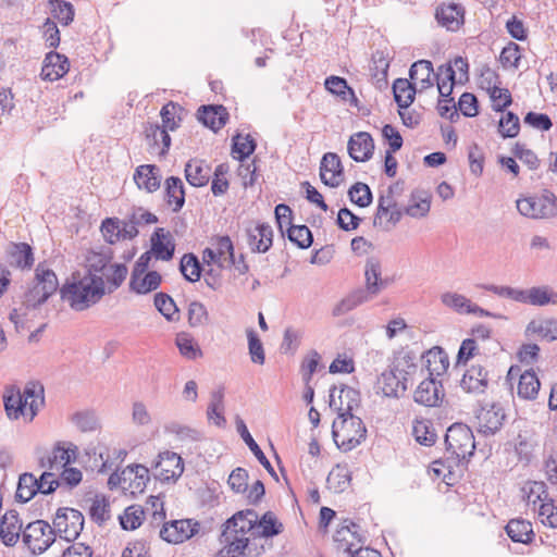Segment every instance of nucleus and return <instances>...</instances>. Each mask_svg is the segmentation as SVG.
Masks as SVG:
<instances>
[{
	"label": "nucleus",
	"mask_w": 557,
	"mask_h": 557,
	"mask_svg": "<svg viewBox=\"0 0 557 557\" xmlns=\"http://www.w3.org/2000/svg\"><path fill=\"white\" fill-rule=\"evenodd\" d=\"M154 307L156 309L171 322L180 320L178 308L173 298L165 293H157L154 295Z\"/></svg>",
	"instance_id": "de8ad7c7"
},
{
	"label": "nucleus",
	"mask_w": 557,
	"mask_h": 557,
	"mask_svg": "<svg viewBox=\"0 0 557 557\" xmlns=\"http://www.w3.org/2000/svg\"><path fill=\"white\" fill-rule=\"evenodd\" d=\"M370 300L372 299L362 290V288H357L344 297L338 304H336L332 313L334 317L344 315L361 304Z\"/></svg>",
	"instance_id": "79ce46f5"
},
{
	"label": "nucleus",
	"mask_w": 557,
	"mask_h": 557,
	"mask_svg": "<svg viewBox=\"0 0 557 557\" xmlns=\"http://www.w3.org/2000/svg\"><path fill=\"white\" fill-rule=\"evenodd\" d=\"M437 81L438 94H453L454 85L456 83V72L451 66V63L442 64L437 69L435 74Z\"/></svg>",
	"instance_id": "864d4df0"
},
{
	"label": "nucleus",
	"mask_w": 557,
	"mask_h": 557,
	"mask_svg": "<svg viewBox=\"0 0 557 557\" xmlns=\"http://www.w3.org/2000/svg\"><path fill=\"white\" fill-rule=\"evenodd\" d=\"M176 346L181 355L189 360H195L201 357L202 351L190 334L181 332L176 335Z\"/></svg>",
	"instance_id": "5fc2aeb1"
},
{
	"label": "nucleus",
	"mask_w": 557,
	"mask_h": 557,
	"mask_svg": "<svg viewBox=\"0 0 557 557\" xmlns=\"http://www.w3.org/2000/svg\"><path fill=\"white\" fill-rule=\"evenodd\" d=\"M110 261V256L95 251L89 252L86 258V272L83 275H90L96 280H98V277L104 280Z\"/></svg>",
	"instance_id": "58836bf2"
},
{
	"label": "nucleus",
	"mask_w": 557,
	"mask_h": 557,
	"mask_svg": "<svg viewBox=\"0 0 557 557\" xmlns=\"http://www.w3.org/2000/svg\"><path fill=\"white\" fill-rule=\"evenodd\" d=\"M61 298L75 311H84L106 295V281L74 272L60 289Z\"/></svg>",
	"instance_id": "f03ea898"
},
{
	"label": "nucleus",
	"mask_w": 557,
	"mask_h": 557,
	"mask_svg": "<svg viewBox=\"0 0 557 557\" xmlns=\"http://www.w3.org/2000/svg\"><path fill=\"white\" fill-rule=\"evenodd\" d=\"M22 522L18 512L15 510L7 511L0 522V540L5 546H14L22 532Z\"/></svg>",
	"instance_id": "4be33fe9"
},
{
	"label": "nucleus",
	"mask_w": 557,
	"mask_h": 557,
	"mask_svg": "<svg viewBox=\"0 0 557 557\" xmlns=\"http://www.w3.org/2000/svg\"><path fill=\"white\" fill-rule=\"evenodd\" d=\"M151 252L157 260L170 261L175 251L174 237L170 231L157 227L151 235Z\"/></svg>",
	"instance_id": "f3484780"
},
{
	"label": "nucleus",
	"mask_w": 557,
	"mask_h": 557,
	"mask_svg": "<svg viewBox=\"0 0 557 557\" xmlns=\"http://www.w3.org/2000/svg\"><path fill=\"white\" fill-rule=\"evenodd\" d=\"M523 497L530 504L545 503L548 497L547 486L543 481H528L522 487Z\"/></svg>",
	"instance_id": "603ef678"
},
{
	"label": "nucleus",
	"mask_w": 557,
	"mask_h": 557,
	"mask_svg": "<svg viewBox=\"0 0 557 557\" xmlns=\"http://www.w3.org/2000/svg\"><path fill=\"white\" fill-rule=\"evenodd\" d=\"M52 16L62 25H69L74 18V7L64 0H52Z\"/></svg>",
	"instance_id": "338daca9"
},
{
	"label": "nucleus",
	"mask_w": 557,
	"mask_h": 557,
	"mask_svg": "<svg viewBox=\"0 0 557 557\" xmlns=\"http://www.w3.org/2000/svg\"><path fill=\"white\" fill-rule=\"evenodd\" d=\"M360 527L346 519L341 528L335 531L334 543L337 550L348 554V557H355L359 548H363V536L359 533Z\"/></svg>",
	"instance_id": "9d476101"
},
{
	"label": "nucleus",
	"mask_w": 557,
	"mask_h": 557,
	"mask_svg": "<svg viewBox=\"0 0 557 557\" xmlns=\"http://www.w3.org/2000/svg\"><path fill=\"white\" fill-rule=\"evenodd\" d=\"M416 91L414 85L407 78H397L393 84L394 98L400 109L411 106Z\"/></svg>",
	"instance_id": "a19ab883"
},
{
	"label": "nucleus",
	"mask_w": 557,
	"mask_h": 557,
	"mask_svg": "<svg viewBox=\"0 0 557 557\" xmlns=\"http://www.w3.org/2000/svg\"><path fill=\"white\" fill-rule=\"evenodd\" d=\"M153 468L154 476L160 481H176L184 471V462L178 454L166 450L158 455Z\"/></svg>",
	"instance_id": "9b49d317"
},
{
	"label": "nucleus",
	"mask_w": 557,
	"mask_h": 557,
	"mask_svg": "<svg viewBox=\"0 0 557 557\" xmlns=\"http://www.w3.org/2000/svg\"><path fill=\"white\" fill-rule=\"evenodd\" d=\"M411 202L406 209V214L412 218H424L430 212L431 196L426 191L416 190L411 194Z\"/></svg>",
	"instance_id": "c03bdc74"
},
{
	"label": "nucleus",
	"mask_w": 557,
	"mask_h": 557,
	"mask_svg": "<svg viewBox=\"0 0 557 557\" xmlns=\"http://www.w3.org/2000/svg\"><path fill=\"white\" fill-rule=\"evenodd\" d=\"M374 151V141L367 132L352 135L348 141V153L356 162H366L371 159Z\"/></svg>",
	"instance_id": "412c9836"
},
{
	"label": "nucleus",
	"mask_w": 557,
	"mask_h": 557,
	"mask_svg": "<svg viewBox=\"0 0 557 557\" xmlns=\"http://www.w3.org/2000/svg\"><path fill=\"white\" fill-rule=\"evenodd\" d=\"M257 144L251 135L246 136L236 135L233 137V153L237 154V159L243 161L248 158L256 150Z\"/></svg>",
	"instance_id": "e2e57ef3"
},
{
	"label": "nucleus",
	"mask_w": 557,
	"mask_h": 557,
	"mask_svg": "<svg viewBox=\"0 0 557 557\" xmlns=\"http://www.w3.org/2000/svg\"><path fill=\"white\" fill-rule=\"evenodd\" d=\"M517 209L520 214L530 219H550L557 215V197L544 189L540 195L519 198Z\"/></svg>",
	"instance_id": "423d86ee"
},
{
	"label": "nucleus",
	"mask_w": 557,
	"mask_h": 557,
	"mask_svg": "<svg viewBox=\"0 0 557 557\" xmlns=\"http://www.w3.org/2000/svg\"><path fill=\"white\" fill-rule=\"evenodd\" d=\"M332 435L337 447L343 451H350L360 445L367 437L363 421L356 416H345L333 422Z\"/></svg>",
	"instance_id": "39448f33"
},
{
	"label": "nucleus",
	"mask_w": 557,
	"mask_h": 557,
	"mask_svg": "<svg viewBox=\"0 0 557 557\" xmlns=\"http://www.w3.org/2000/svg\"><path fill=\"white\" fill-rule=\"evenodd\" d=\"M22 540L34 554H41L55 541L54 529L44 520H36L25 527Z\"/></svg>",
	"instance_id": "6e6552de"
},
{
	"label": "nucleus",
	"mask_w": 557,
	"mask_h": 557,
	"mask_svg": "<svg viewBox=\"0 0 557 557\" xmlns=\"http://www.w3.org/2000/svg\"><path fill=\"white\" fill-rule=\"evenodd\" d=\"M200 524L190 519L174 520L170 523H164L159 532L162 540L169 543H183L189 540L199 531Z\"/></svg>",
	"instance_id": "f8f14e48"
},
{
	"label": "nucleus",
	"mask_w": 557,
	"mask_h": 557,
	"mask_svg": "<svg viewBox=\"0 0 557 557\" xmlns=\"http://www.w3.org/2000/svg\"><path fill=\"white\" fill-rule=\"evenodd\" d=\"M350 201L360 208H366L372 202V191L370 187L361 182L355 183L348 190Z\"/></svg>",
	"instance_id": "bf43d9fd"
},
{
	"label": "nucleus",
	"mask_w": 557,
	"mask_h": 557,
	"mask_svg": "<svg viewBox=\"0 0 557 557\" xmlns=\"http://www.w3.org/2000/svg\"><path fill=\"white\" fill-rule=\"evenodd\" d=\"M197 117L205 126L218 132L226 124L228 112L223 106H201Z\"/></svg>",
	"instance_id": "b1692460"
},
{
	"label": "nucleus",
	"mask_w": 557,
	"mask_h": 557,
	"mask_svg": "<svg viewBox=\"0 0 557 557\" xmlns=\"http://www.w3.org/2000/svg\"><path fill=\"white\" fill-rule=\"evenodd\" d=\"M183 113L184 108L181 104L169 101L160 111L162 119L161 126H163V128H169L170 131H175L180 126Z\"/></svg>",
	"instance_id": "49530a36"
},
{
	"label": "nucleus",
	"mask_w": 557,
	"mask_h": 557,
	"mask_svg": "<svg viewBox=\"0 0 557 557\" xmlns=\"http://www.w3.org/2000/svg\"><path fill=\"white\" fill-rule=\"evenodd\" d=\"M75 449L76 447L70 449L62 446L61 443H58L50 454L39 457V466L40 468H47L49 470H59L72 461L75 456Z\"/></svg>",
	"instance_id": "c756f323"
},
{
	"label": "nucleus",
	"mask_w": 557,
	"mask_h": 557,
	"mask_svg": "<svg viewBox=\"0 0 557 557\" xmlns=\"http://www.w3.org/2000/svg\"><path fill=\"white\" fill-rule=\"evenodd\" d=\"M476 418L479 431L485 435H493L502 429L506 414L499 404H493L490 408H482Z\"/></svg>",
	"instance_id": "a211bd4d"
},
{
	"label": "nucleus",
	"mask_w": 557,
	"mask_h": 557,
	"mask_svg": "<svg viewBox=\"0 0 557 557\" xmlns=\"http://www.w3.org/2000/svg\"><path fill=\"white\" fill-rule=\"evenodd\" d=\"M8 262L18 269H30L34 264L32 247L26 243H11L7 249Z\"/></svg>",
	"instance_id": "a878e982"
},
{
	"label": "nucleus",
	"mask_w": 557,
	"mask_h": 557,
	"mask_svg": "<svg viewBox=\"0 0 557 557\" xmlns=\"http://www.w3.org/2000/svg\"><path fill=\"white\" fill-rule=\"evenodd\" d=\"M90 519L98 525H103L110 519V504L104 496H96L89 508Z\"/></svg>",
	"instance_id": "4d7b16f0"
},
{
	"label": "nucleus",
	"mask_w": 557,
	"mask_h": 557,
	"mask_svg": "<svg viewBox=\"0 0 557 557\" xmlns=\"http://www.w3.org/2000/svg\"><path fill=\"white\" fill-rule=\"evenodd\" d=\"M429 376L438 377L446 373L449 367V359L446 351L436 346L422 356Z\"/></svg>",
	"instance_id": "bb28decb"
},
{
	"label": "nucleus",
	"mask_w": 557,
	"mask_h": 557,
	"mask_svg": "<svg viewBox=\"0 0 557 557\" xmlns=\"http://www.w3.org/2000/svg\"><path fill=\"white\" fill-rule=\"evenodd\" d=\"M149 482V470L145 466L134 465L124 470L123 488L133 495L143 493Z\"/></svg>",
	"instance_id": "393cba45"
},
{
	"label": "nucleus",
	"mask_w": 557,
	"mask_h": 557,
	"mask_svg": "<svg viewBox=\"0 0 557 557\" xmlns=\"http://www.w3.org/2000/svg\"><path fill=\"white\" fill-rule=\"evenodd\" d=\"M166 203L172 206L173 212H178L185 203V189L183 181L177 176H170L165 180Z\"/></svg>",
	"instance_id": "c9c22d12"
},
{
	"label": "nucleus",
	"mask_w": 557,
	"mask_h": 557,
	"mask_svg": "<svg viewBox=\"0 0 557 557\" xmlns=\"http://www.w3.org/2000/svg\"><path fill=\"white\" fill-rule=\"evenodd\" d=\"M84 516L74 508H59L53 519L54 534L67 542L76 540L84 528Z\"/></svg>",
	"instance_id": "1a4fd4ad"
},
{
	"label": "nucleus",
	"mask_w": 557,
	"mask_h": 557,
	"mask_svg": "<svg viewBox=\"0 0 557 557\" xmlns=\"http://www.w3.org/2000/svg\"><path fill=\"white\" fill-rule=\"evenodd\" d=\"M180 271L188 282L195 283L200 280L202 267L194 253H185L180 263Z\"/></svg>",
	"instance_id": "8fccbe9b"
},
{
	"label": "nucleus",
	"mask_w": 557,
	"mask_h": 557,
	"mask_svg": "<svg viewBox=\"0 0 557 557\" xmlns=\"http://www.w3.org/2000/svg\"><path fill=\"white\" fill-rule=\"evenodd\" d=\"M36 284L44 290V293H41V301H47L59 286L55 273L49 269L40 270L38 268L36 270Z\"/></svg>",
	"instance_id": "09e8293b"
},
{
	"label": "nucleus",
	"mask_w": 557,
	"mask_h": 557,
	"mask_svg": "<svg viewBox=\"0 0 557 557\" xmlns=\"http://www.w3.org/2000/svg\"><path fill=\"white\" fill-rule=\"evenodd\" d=\"M465 10L456 3H442L435 10V18L442 27L456 32L463 24Z\"/></svg>",
	"instance_id": "6ab92c4d"
},
{
	"label": "nucleus",
	"mask_w": 557,
	"mask_h": 557,
	"mask_svg": "<svg viewBox=\"0 0 557 557\" xmlns=\"http://www.w3.org/2000/svg\"><path fill=\"white\" fill-rule=\"evenodd\" d=\"M366 285L362 290L371 298H375L387 288L389 280L382 277V265L376 258H369L364 265Z\"/></svg>",
	"instance_id": "4468645a"
},
{
	"label": "nucleus",
	"mask_w": 557,
	"mask_h": 557,
	"mask_svg": "<svg viewBox=\"0 0 557 557\" xmlns=\"http://www.w3.org/2000/svg\"><path fill=\"white\" fill-rule=\"evenodd\" d=\"M326 482L336 493L344 492L350 484V473L347 468L336 466L329 473Z\"/></svg>",
	"instance_id": "052dcab7"
},
{
	"label": "nucleus",
	"mask_w": 557,
	"mask_h": 557,
	"mask_svg": "<svg viewBox=\"0 0 557 557\" xmlns=\"http://www.w3.org/2000/svg\"><path fill=\"white\" fill-rule=\"evenodd\" d=\"M273 240V230L267 223H260L247 230V242L255 252H267Z\"/></svg>",
	"instance_id": "5701e85b"
},
{
	"label": "nucleus",
	"mask_w": 557,
	"mask_h": 557,
	"mask_svg": "<svg viewBox=\"0 0 557 557\" xmlns=\"http://www.w3.org/2000/svg\"><path fill=\"white\" fill-rule=\"evenodd\" d=\"M127 272L125 264L115 263L109 265L107 275H104V278H107L109 283L108 293H112L122 285L126 278Z\"/></svg>",
	"instance_id": "774afa93"
},
{
	"label": "nucleus",
	"mask_w": 557,
	"mask_h": 557,
	"mask_svg": "<svg viewBox=\"0 0 557 557\" xmlns=\"http://www.w3.org/2000/svg\"><path fill=\"white\" fill-rule=\"evenodd\" d=\"M283 532V524L277 521L276 516L272 511H267L259 518L257 513V522L255 525V543L261 539H269Z\"/></svg>",
	"instance_id": "2f4dec72"
},
{
	"label": "nucleus",
	"mask_w": 557,
	"mask_h": 557,
	"mask_svg": "<svg viewBox=\"0 0 557 557\" xmlns=\"http://www.w3.org/2000/svg\"><path fill=\"white\" fill-rule=\"evenodd\" d=\"M339 399L341 407L338 408V414L341 417L354 416L351 411L359 406L360 393L352 387L343 386L341 388Z\"/></svg>",
	"instance_id": "6e6d98bb"
},
{
	"label": "nucleus",
	"mask_w": 557,
	"mask_h": 557,
	"mask_svg": "<svg viewBox=\"0 0 557 557\" xmlns=\"http://www.w3.org/2000/svg\"><path fill=\"white\" fill-rule=\"evenodd\" d=\"M144 516L145 512L141 506L132 505L119 517L120 524L124 530H135L143 523Z\"/></svg>",
	"instance_id": "13d9d810"
},
{
	"label": "nucleus",
	"mask_w": 557,
	"mask_h": 557,
	"mask_svg": "<svg viewBox=\"0 0 557 557\" xmlns=\"http://www.w3.org/2000/svg\"><path fill=\"white\" fill-rule=\"evenodd\" d=\"M162 282V276L157 271L136 274L132 272L129 280V289L138 295H145L156 290Z\"/></svg>",
	"instance_id": "cd10ccee"
},
{
	"label": "nucleus",
	"mask_w": 557,
	"mask_h": 557,
	"mask_svg": "<svg viewBox=\"0 0 557 557\" xmlns=\"http://www.w3.org/2000/svg\"><path fill=\"white\" fill-rule=\"evenodd\" d=\"M159 168L153 164L139 165L134 173V181L138 188L153 193L160 188Z\"/></svg>",
	"instance_id": "7c9ffc66"
},
{
	"label": "nucleus",
	"mask_w": 557,
	"mask_h": 557,
	"mask_svg": "<svg viewBox=\"0 0 557 557\" xmlns=\"http://www.w3.org/2000/svg\"><path fill=\"white\" fill-rule=\"evenodd\" d=\"M211 169L202 160L191 159L185 165V178L194 187L206 186Z\"/></svg>",
	"instance_id": "473e14b6"
},
{
	"label": "nucleus",
	"mask_w": 557,
	"mask_h": 557,
	"mask_svg": "<svg viewBox=\"0 0 557 557\" xmlns=\"http://www.w3.org/2000/svg\"><path fill=\"white\" fill-rule=\"evenodd\" d=\"M505 529L507 535L516 543L530 544L535 535L531 522L524 519H511Z\"/></svg>",
	"instance_id": "f704fd0d"
},
{
	"label": "nucleus",
	"mask_w": 557,
	"mask_h": 557,
	"mask_svg": "<svg viewBox=\"0 0 557 557\" xmlns=\"http://www.w3.org/2000/svg\"><path fill=\"white\" fill-rule=\"evenodd\" d=\"M412 435L419 444L424 446L434 445L437 438L432 421L423 418L413 421Z\"/></svg>",
	"instance_id": "37998d69"
},
{
	"label": "nucleus",
	"mask_w": 557,
	"mask_h": 557,
	"mask_svg": "<svg viewBox=\"0 0 557 557\" xmlns=\"http://www.w3.org/2000/svg\"><path fill=\"white\" fill-rule=\"evenodd\" d=\"M236 430L239 433L243 441L246 443V445L249 447L251 453L255 455V457L259 460V462L271 473L274 474V470L269 461V459L265 457L259 445L256 443L251 434L249 433L244 420L240 418H237L236 420Z\"/></svg>",
	"instance_id": "ea45409f"
},
{
	"label": "nucleus",
	"mask_w": 557,
	"mask_h": 557,
	"mask_svg": "<svg viewBox=\"0 0 557 557\" xmlns=\"http://www.w3.org/2000/svg\"><path fill=\"white\" fill-rule=\"evenodd\" d=\"M37 478L33 473L20 475L15 497L22 502H29L37 494Z\"/></svg>",
	"instance_id": "3c124183"
},
{
	"label": "nucleus",
	"mask_w": 557,
	"mask_h": 557,
	"mask_svg": "<svg viewBox=\"0 0 557 557\" xmlns=\"http://www.w3.org/2000/svg\"><path fill=\"white\" fill-rule=\"evenodd\" d=\"M522 304L543 307L548 304L557 305V293L549 286H537L523 289Z\"/></svg>",
	"instance_id": "e433bc0d"
},
{
	"label": "nucleus",
	"mask_w": 557,
	"mask_h": 557,
	"mask_svg": "<svg viewBox=\"0 0 557 557\" xmlns=\"http://www.w3.org/2000/svg\"><path fill=\"white\" fill-rule=\"evenodd\" d=\"M434 74L433 64L429 60H419L414 62L409 70L410 81L420 84V90L430 88L433 85L431 76Z\"/></svg>",
	"instance_id": "4c0bfd02"
},
{
	"label": "nucleus",
	"mask_w": 557,
	"mask_h": 557,
	"mask_svg": "<svg viewBox=\"0 0 557 557\" xmlns=\"http://www.w3.org/2000/svg\"><path fill=\"white\" fill-rule=\"evenodd\" d=\"M288 239L299 248H309L313 242L312 233L306 225H292L287 228Z\"/></svg>",
	"instance_id": "0e129e2a"
},
{
	"label": "nucleus",
	"mask_w": 557,
	"mask_h": 557,
	"mask_svg": "<svg viewBox=\"0 0 557 557\" xmlns=\"http://www.w3.org/2000/svg\"><path fill=\"white\" fill-rule=\"evenodd\" d=\"M69 69L70 62L64 54L50 51L46 54L40 76L44 81L54 82L63 77Z\"/></svg>",
	"instance_id": "aec40b11"
},
{
	"label": "nucleus",
	"mask_w": 557,
	"mask_h": 557,
	"mask_svg": "<svg viewBox=\"0 0 557 557\" xmlns=\"http://www.w3.org/2000/svg\"><path fill=\"white\" fill-rule=\"evenodd\" d=\"M257 511L245 509L237 511L224 523L221 542L224 546L218 557H258L264 553L263 544L255 543Z\"/></svg>",
	"instance_id": "f257e3e1"
},
{
	"label": "nucleus",
	"mask_w": 557,
	"mask_h": 557,
	"mask_svg": "<svg viewBox=\"0 0 557 557\" xmlns=\"http://www.w3.org/2000/svg\"><path fill=\"white\" fill-rule=\"evenodd\" d=\"M488 384V372L480 364H473L467 369L460 380L462 391L473 395L485 393Z\"/></svg>",
	"instance_id": "2eb2a0df"
},
{
	"label": "nucleus",
	"mask_w": 557,
	"mask_h": 557,
	"mask_svg": "<svg viewBox=\"0 0 557 557\" xmlns=\"http://www.w3.org/2000/svg\"><path fill=\"white\" fill-rule=\"evenodd\" d=\"M320 177L323 184L338 187L344 181V170L339 157L334 152H326L320 163Z\"/></svg>",
	"instance_id": "dca6fc26"
},
{
	"label": "nucleus",
	"mask_w": 557,
	"mask_h": 557,
	"mask_svg": "<svg viewBox=\"0 0 557 557\" xmlns=\"http://www.w3.org/2000/svg\"><path fill=\"white\" fill-rule=\"evenodd\" d=\"M445 396L442 382L437 377L429 376L423 380L414 391V401L426 407L440 406Z\"/></svg>",
	"instance_id": "ddd939ff"
},
{
	"label": "nucleus",
	"mask_w": 557,
	"mask_h": 557,
	"mask_svg": "<svg viewBox=\"0 0 557 557\" xmlns=\"http://www.w3.org/2000/svg\"><path fill=\"white\" fill-rule=\"evenodd\" d=\"M520 131V121L516 113L507 111L498 123V132L504 138H513Z\"/></svg>",
	"instance_id": "69168bd1"
},
{
	"label": "nucleus",
	"mask_w": 557,
	"mask_h": 557,
	"mask_svg": "<svg viewBox=\"0 0 557 557\" xmlns=\"http://www.w3.org/2000/svg\"><path fill=\"white\" fill-rule=\"evenodd\" d=\"M224 410V387L219 386L216 389L211 392L207 417L210 421H213L216 426L223 428L226 424Z\"/></svg>",
	"instance_id": "72a5a7b5"
},
{
	"label": "nucleus",
	"mask_w": 557,
	"mask_h": 557,
	"mask_svg": "<svg viewBox=\"0 0 557 557\" xmlns=\"http://www.w3.org/2000/svg\"><path fill=\"white\" fill-rule=\"evenodd\" d=\"M44 386L39 382L26 383L23 392L16 386L7 387L3 395L4 408L10 419H18L20 416H27L32 421L39 408L45 404Z\"/></svg>",
	"instance_id": "7ed1b4c3"
},
{
	"label": "nucleus",
	"mask_w": 557,
	"mask_h": 557,
	"mask_svg": "<svg viewBox=\"0 0 557 557\" xmlns=\"http://www.w3.org/2000/svg\"><path fill=\"white\" fill-rule=\"evenodd\" d=\"M524 335L528 338L539 337L547 342L557 341V320H532L528 323Z\"/></svg>",
	"instance_id": "c85d7f7f"
},
{
	"label": "nucleus",
	"mask_w": 557,
	"mask_h": 557,
	"mask_svg": "<svg viewBox=\"0 0 557 557\" xmlns=\"http://www.w3.org/2000/svg\"><path fill=\"white\" fill-rule=\"evenodd\" d=\"M414 356L410 352L395 357L389 370L384 371L377 379V388L386 397H399L407 389V384L417 371Z\"/></svg>",
	"instance_id": "20e7f679"
},
{
	"label": "nucleus",
	"mask_w": 557,
	"mask_h": 557,
	"mask_svg": "<svg viewBox=\"0 0 557 557\" xmlns=\"http://www.w3.org/2000/svg\"><path fill=\"white\" fill-rule=\"evenodd\" d=\"M541 383L533 370L524 371L518 382V395L524 399H534L539 393Z\"/></svg>",
	"instance_id": "a18cd8bd"
},
{
	"label": "nucleus",
	"mask_w": 557,
	"mask_h": 557,
	"mask_svg": "<svg viewBox=\"0 0 557 557\" xmlns=\"http://www.w3.org/2000/svg\"><path fill=\"white\" fill-rule=\"evenodd\" d=\"M187 317L190 327L203 326L209 323V313L206 306L197 300L188 305Z\"/></svg>",
	"instance_id": "680f3d73"
},
{
	"label": "nucleus",
	"mask_w": 557,
	"mask_h": 557,
	"mask_svg": "<svg viewBox=\"0 0 557 557\" xmlns=\"http://www.w3.org/2000/svg\"><path fill=\"white\" fill-rule=\"evenodd\" d=\"M446 450L458 461L468 460L474 453L475 441L472 430L463 423H454L445 434Z\"/></svg>",
	"instance_id": "0eeeda50"
}]
</instances>
